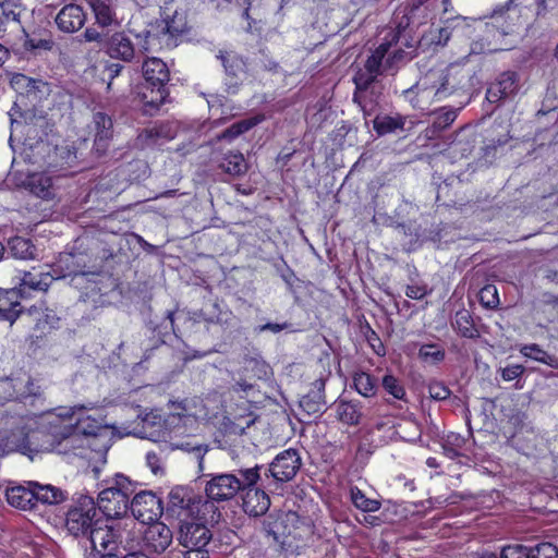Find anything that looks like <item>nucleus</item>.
Here are the masks:
<instances>
[{
  "instance_id": "obj_1",
  "label": "nucleus",
  "mask_w": 558,
  "mask_h": 558,
  "mask_svg": "<svg viewBox=\"0 0 558 558\" xmlns=\"http://www.w3.org/2000/svg\"><path fill=\"white\" fill-rule=\"evenodd\" d=\"M0 428L4 433L10 432L7 439L23 453L54 451L64 456L83 457L88 448L94 449V444L72 425V415H56L26 430L23 416L1 412Z\"/></svg>"
},
{
  "instance_id": "obj_2",
  "label": "nucleus",
  "mask_w": 558,
  "mask_h": 558,
  "mask_svg": "<svg viewBox=\"0 0 558 558\" xmlns=\"http://www.w3.org/2000/svg\"><path fill=\"white\" fill-rule=\"evenodd\" d=\"M474 71L461 63L436 66L426 71L402 96L414 109L427 110L452 95L469 94L474 87Z\"/></svg>"
},
{
  "instance_id": "obj_3",
  "label": "nucleus",
  "mask_w": 558,
  "mask_h": 558,
  "mask_svg": "<svg viewBox=\"0 0 558 558\" xmlns=\"http://www.w3.org/2000/svg\"><path fill=\"white\" fill-rule=\"evenodd\" d=\"M144 90L140 94L146 112L158 110L166 102L169 92L167 84L170 81V71L160 58H147L142 63Z\"/></svg>"
},
{
  "instance_id": "obj_4",
  "label": "nucleus",
  "mask_w": 558,
  "mask_h": 558,
  "mask_svg": "<svg viewBox=\"0 0 558 558\" xmlns=\"http://www.w3.org/2000/svg\"><path fill=\"white\" fill-rule=\"evenodd\" d=\"M259 465L248 469H240L236 473H221L211 475L205 486V494L213 501H228L234 498L238 493L258 482Z\"/></svg>"
},
{
  "instance_id": "obj_5",
  "label": "nucleus",
  "mask_w": 558,
  "mask_h": 558,
  "mask_svg": "<svg viewBox=\"0 0 558 558\" xmlns=\"http://www.w3.org/2000/svg\"><path fill=\"white\" fill-rule=\"evenodd\" d=\"M136 488V483L122 474H117L109 482V486L99 492L97 510L107 518L123 517L130 509V498L135 494Z\"/></svg>"
},
{
  "instance_id": "obj_6",
  "label": "nucleus",
  "mask_w": 558,
  "mask_h": 558,
  "mask_svg": "<svg viewBox=\"0 0 558 558\" xmlns=\"http://www.w3.org/2000/svg\"><path fill=\"white\" fill-rule=\"evenodd\" d=\"M189 31L186 10L177 9L171 15H166L162 20L157 21L150 29L145 32L146 41L142 48L144 51H148V45L157 39L161 46L172 49L179 45L181 38Z\"/></svg>"
},
{
  "instance_id": "obj_7",
  "label": "nucleus",
  "mask_w": 558,
  "mask_h": 558,
  "mask_svg": "<svg viewBox=\"0 0 558 558\" xmlns=\"http://www.w3.org/2000/svg\"><path fill=\"white\" fill-rule=\"evenodd\" d=\"M85 43H96L111 59L131 63L136 57L135 45L124 31L112 34L98 31L94 26L86 27L82 34Z\"/></svg>"
},
{
  "instance_id": "obj_8",
  "label": "nucleus",
  "mask_w": 558,
  "mask_h": 558,
  "mask_svg": "<svg viewBox=\"0 0 558 558\" xmlns=\"http://www.w3.org/2000/svg\"><path fill=\"white\" fill-rule=\"evenodd\" d=\"M100 520L94 498L81 495L66 512L65 529L75 538H87Z\"/></svg>"
},
{
  "instance_id": "obj_9",
  "label": "nucleus",
  "mask_w": 558,
  "mask_h": 558,
  "mask_svg": "<svg viewBox=\"0 0 558 558\" xmlns=\"http://www.w3.org/2000/svg\"><path fill=\"white\" fill-rule=\"evenodd\" d=\"M10 117L12 126L20 129L31 142H41L51 131L52 125L44 111L35 108L22 109L17 101L14 102Z\"/></svg>"
},
{
  "instance_id": "obj_10",
  "label": "nucleus",
  "mask_w": 558,
  "mask_h": 558,
  "mask_svg": "<svg viewBox=\"0 0 558 558\" xmlns=\"http://www.w3.org/2000/svg\"><path fill=\"white\" fill-rule=\"evenodd\" d=\"M263 529L268 535L274 536L276 541H278L280 536L302 538L303 533H311L308 520L291 510L276 518L269 514L263 520Z\"/></svg>"
},
{
  "instance_id": "obj_11",
  "label": "nucleus",
  "mask_w": 558,
  "mask_h": 558,
  "mask_svg": "<svg viewBox=\"0 0 558 558\" xmlns=\"http://www.w3.org/2000/svg\"><path fill=\"white\" fill-rule=\"evenodd\" d=\"M399 39V34L396 33L390 39L383 41L372 53L367 57L362 68H359L352 81L363 83H376L377 78L385 72L390 70L386 66V56L392 47L393 41Z\"/></svg>"
},
{
  "instance_id": "obj_12",
  "label": "nucleus",
  "mask_w": 558,
  "mask_h": 558,
  "mask_svg": "<svg viewBox=\"0 0 558 558\" xmlns=\"http://www.w3.org/2000/svg\"><path fill=\"white\" fill-rule=\"evenodd\" d=\"M124 534L125 530L119 525H108L100 520L88 535L87 539L90 543L92 549L98 554L120 551L121 549L125 550V547L123 546Z\"/></svg>"
},
{
  "instance_id": "obj_13",
  "label": "nucleus",
  "mask_w": 558,
  "mask_h": 558,
  "mask_svg": "<svg viewBox=\"0 0 558 558\" xmlns=\"http://www.w3.org/2000/svg\"><path fill=\"white\" fill-rule=\"evenodd\" d=\"M130 510L135 519L142 523L149 524L158 521L162 514L163 507L161 499L150 490H141L132 495Z\"/></svg>"
},
{
  "instance_id": "obj_14",
  "label": "nucleus",
  "mask_w": 558,
  "mask_h": 558,
  "mask_svg": "<svg viewBox=\"0 0 558 558\" xmlns=\"http://www.w3.org/2000/svg\"><path fill=\"white\" fill-rule=\"evenodd\" d=\"M177 539L184 549L208 548L213 533L205 523L181 519Z\"/></svg>"
},
{
  "instance_id": "obj_15",
  "label": "nucleus",
  "mask_w": 558,
  "mask_h": 558,
  "mask_svg": "<svg viewBox=\"0 0 558 558\" xmlns=\"http://www.w3.org/2000/svg\"><path fill=\"white\" fill-rule=\"evenodd\" d=\"M302 465L299 451L293 448L278 453L269 464V473L277 482H289L295 477Z\"/></svg>"
},
{
  "instance_id": "obj_16",
  "label": "nucleus",
  "mask_w": 558,
  "mask_h": 558,
  "mask_svg": "<svg viewBox=\"0 0 558 558\" xmlns=\"http://www.w3.org/2000/svg\"><path fill=\"white\" fill-rule=\"evenodd\" d=\"M329 377V372L322 374L311 384L310 390L300 399L299 407L307 417L317 416L325 411L327 404L325 387Z\"/></svg>"
},
{
  "instance_id": "obj_17",
  "label": "nucleus",
  "mask_w": 558,
  "mask_h": 558,
  "mask_svg": "<svg viewBox=\"0 0 558 558\" xmlns=\"http://www.w3.org/2000/svg\"><path fill=\"white\" fill-rule=\"evenodd\" d=\"M10 84L11 87L19 94L16 101L21 107L27 106V104L24 102L25 98H27L34 106L35 102L39 101L44 97L47 90V83L41 80L28 77L22 73H15L11 77Z\"/></svg>"
},
{
  "instance_id": "obj_18",
  "label": "nucleus",
  "mask_w": 558,
  "mask_h": 558,
  "mask_svg": "<svg viewBox=\"0 0 558 558\" xmlns=\"http://www.w3.org/2000/svg\"><path fill=\"white\" fill-rule=\"evenodd\" d=\"M1 387L8 398L20 401L41 396L40 387L27 374L5 378L1 381Z\"/></svg>"
},
{
  "instance_id": "obj_19",
  "label": "nucleus",
  "mask_w": 558,
  "mask_h": 558,
  "mask_svg": "<svg viewBox=\"0 0 558 558\" xmlns=\"http://www.w3.org/2000/svg\"><path fill=\"white\" fill-rule=\"evenodd\" d=\"M23 318H27L28 322H34V333L29 336L32 343H37L38 340H41L46 335H48L52 329L57 328L59 323V317L51 310L37 306H32L28 308Z\"/></svg>"
},
{
  "instance_id": "obj_20",
  "label": "nucleus",
  "mask_w": 558,
  "mask_h": 558,
  "mask_svg": "<svg viewBox=\"0 0 558 558\" xmlns=\"http://www.w3.org/2000/svg\"><path fill=\"white\" fill-rule=\"evenodd\" d=\"M172 531L160 521L149 523L143 536L146 550L155 554H162L172 544Z\"/></svg>"
},
{
  "instance_id": "obj_21",
  "label": "nucleus",
  "mask_w": 558,
  "mask_h": 558,
  "mask_svg": "<svg viewBox=\"0 0 558 558\" xmlns=\"http://www.w3.org/2000/svg\"><path fill=\"white\" fill-rule=\"evenodd\" d=\"M86 20V12L76 3L63 5L54 16L57 28L64 34L78 32L85 25Z\"/></svg>"
},
{
  "instance_id": "obj_22",
  "label": "nucleus",
  "mask_w": 558,
  "mask_h": 558,
  "mask_svg": "<svg viewBox=\"0 0 558 558\" xmlns=\"http://www.w3.org/2000/svg\"><path fill=\"white\" fill-rule=\"evenodd\" d=\"M519 90V75L514 71L500 73L486 92L489 102H498L502 99L513 97Z\"/></svg>"
},
{
  "instance_id": "obj_23",
  "label": "nucleus",
  "mask_w": 558,
  "mask_h": 558,
  "mask_svg": "<svg viewBox=\"0 0 558 558\" xmlns=\"http://www.w3.org/2000/svg\"><path fill=\"white\" fill-rule=\"evenodd\" d=\"M195 509L192 492L183 486L173 487L168 495L167 511L181 519L190 517Z\"/></svg>"
},
{
  "instance_id": "obj_24",
  "label": "nucleus",
  "mask_w": 558,
  "mask_h": 558,
  "mask_svg": "<svg viewBox=\"0 0 558 558\" xmlns=\"http://www.w3.org/2000/svg\"><path fill=\"white\" fill-rule=\"evenodd\" d=\"M353 83L355 85L353 101L360 107L364 117L375 114L378 109V100L380 97V90L376 83Z\"/></svg>"
},
{
  "instance_id": "obj_25",
  "label": "nucleus",
  "mask_w": 558,
  "mask_h": 558,
  "mask_svg": "<svg viewBox=\"0 0 558 558\" xmlns=\"http://www.w3.org/2000/svg\"><path fill=\"white\" fill-rule=\"evenodd\" d=\"M243 493L242 508L251 517L264 515L270 507L269 496L262 489L254 486L241 489Z\"/></svg>"
},
{
  "instance_id": "obj_26",
  "label": "nucleus",
  "mask_w": 558,
  "mask_h": 558,
  "mask_svg": "<svg viewBox=\"0 0 558 558\" xmlns=\"http://www.w3.org/2000/svg\"><path fill=\"white\" fill-rule=\"evenodd\" d=\"M336 418L347 426H356L363 418V405L357 400L338 399L333 404Z\"/></svg>"
},
{
  "instance_id": "obj_27",
  "label": "nucleus",
  "mask_w": 558,
  "mask_h": 558,
  "mask_svg": "<svg viewBox=\"0 0 558 558\" xmlns=\"http://www.w3.org/2000/svg\"><path fill=\"white\" fill-rule=\"evenodd\" d=\"M506 558H558V548L550 543H542L533 548L507 546Z\"/></svg>"
},
{
  "instance_id": "obj_28",
  "label": "nucleus",
  "mask_w": 558,
  "mask_h": 558,
  "mask_svg": "<svg viewBox=\"0 0 558 558\" xmlns=\"http://www.w3.org/2000/svg\"><path fill=\"white\" fill-rule=\"evenodd\" d=\"M89 5L94 14L95 24L100 28L120 26L116 9L110 0H90Z\"/></svg>"
},
{
  "instance_id": "obj_29",
  "label": "nucleus",
  "mask_w": 558,
  "mask_h": 558,
  "mask_svg": "<svg viewBox=\"0 0 558 558\" xmlns=\"http://www.w3.org/2000/svg\"><path fill=\"white\" fill-rule=\"evenodd\" d=\"M5 497L9 505L14 508L21 510H32L35 508L33 482L7 488Z\"/></svg>"
},
{
  "instance_id": "obj_30",
  "label": "nucleus",
  "mask_w": 558,
  "mask_h": 558,
  "mask_svg": "<svg viewBox=\"0 0 558 558\" xmlns=\"http://www.w3.org/2000/svg\"><path fill=\"white\" fill-rule=\"evenodd\" d=\"M72 425L75 426L77 432L85 436L92 444L95 439L101 436H107L108 434L107 426L102 423V420L89 414H82L77 416L75 422H72Z\"/></svg>"
},
{
  "instance_id": "obj_31",
  "label": "nucleus",
  "mask_w": 558,
  "mask_h": 558,
  "mask_svg": "<svg viewBox=\"0 0 558 558\" xmlns=\"http://www.w3.org/2000/svg\"><path fill=\"white\" fill-rule=\"evenodd\" d=\"M218 168L231 177H241L248 170L247 162L240 151H228L218 160Z\"/></svg>"
},
{
  "instance_id": "obj_32",
  "label": "nucleus",
  "mask_w": 558,
  "mask_h": 558,
  "mask_svg": "<svg viewBox=\"0 0 558 558\" xmlns=\"http://www.w3.org/2000/svg\"><path fill=\"white\" fill-rule=\"evenodd\" d=\"M57 266L62 277L85 275V256L83 254L61 253Z\"/></svg>"
},
{
  "instance_id": "obj_33",
  "label": "nucleus",
  "mask_w": 558,
  "mask_h": 558,
  "mask_svg": "<svg viewBox=\"0 0 558 558\" xmlns=\"http://www.w3.org/2000/svg\"><path fill=\"white\" fill-rule=\"evenodd\" d=\"M24 314L23 306L17 301V294L14 291L7 292L5 296L0 298V319L8 320L12 325Z\"/></svg>"
},
{
  "instance_id": "obj_34",
  "label": "nucleus",
  "mask_w": 558,
  "mask_h": 558,
  "mask_svg": "<svg viewBox=\"0 0 558 558\" xmlns=\"http://www.w3.org/2000/svg\"><path fill=\"white\" fill-rule=\"evenodd\" d=\"M34 501L35 506L40 504L57 505L65 499L64 493L52 485H41L37 482H33Z\"/></svg>"
},
{
  "instance_id": "obj_35",
  "label": "nucleus",
  "mask_w": 558,
  "mask_h": 558,
  "mask_svg": "<svg viewBox=\"0 0 558 558\" xmlns=\"http://www.w3.org/2000/svg\"><path fill=\"white\" fill-rule=\"evenodd\" d=\"M434 0H408L404 16L408 24H422L426 20L428 12L434 8Z\"/></svg>"
},
{
  "instance_id": "obj_36",
  "label": "nucleus",
  "mask_w": 558,
  "mask_h": 558,
  "mask_svg": "<svg viewBox=\"0 0 558 558\" xmlns=\"http://www.w3.org/2000/svg\"><path fill=\"white\" fill-rule=\"evenodd\" d=\"M95 124V145L98 148H105L107 142L112 136V120L111 118L104 112L94 113L93 118Z\"/></svg>"
},
{
  "instance_id": "obj_37",
  "label": "nucleus",
  "mask_w": 558,
  "mask_h": 558,
  "mask_svg": "<svg viewBox=\"0 0 558 558\" xmlns=\"http://www.w3.org/2000/svg\"><path fill=\"white\" fill-rule=\"evenodd\" d=\"M453 329L463 338L474 339L480 336V332L474 324V320L466 310L458 311L454 319L451 323Z\"/></svg>"
},
{
  "instance_id": "obj_38",
  "label": "nucleus",
  "mask_w": 558,
  "mask_h": 558,
  "mask_svg": "<svg viewBox=\"0 0 558 558\" xmlns=\"http://www.w3.org/2000/svg\"><path fill=\"white\" fill-rule=\"evenodd\" d=\"M262 121V118L259 117H253L248 119H244L241 121H238L223 130L220 134L217 135L218 141H228L232 142L240 135L248 132L251 129H253L255 125H257Z\"/></svg>"
},
{
  "instance_id": "obj_39",
  "label": "nucleus",
  "mask_w": 558,
  "mask_h": 558,
  "mask_svg": "<svg viewBox=\"0 0 558 558\" xmlns=\"http://www.w3.org/2000/svg\"><path fill=\"white\" fill-rule=\"evenodd\" d=\"M10 254L19 259H34L36 256V247L31 240L23 236H14L9 243Z\"/></svg>"
},
{
  "instance_id": "obj_40",
  "label": "nucleus",
  "mask_w": 558,
  "mask_h": 558,
  "mask_svg": "<svg viewBox=\"0 0 558 558\" xmlns=\"http://www.w3.org/2000/svg\"><path fill=\"white\" fill-rule=\"evenodd\" d=\"M520 353L531 360L546 364L555 369H558V357L549 354L543 350L538 344L531 343L524 344L520 349Z\"/></svg>"
},
{
  "instance_id": "obj_41",
  "label": "nucleus",
  "mask_w": 558,
  "mask_h": 558,
  "mask_svg": "<svg viewBox=\"0 0 558 558\" xmlns=\"http://www.w3.org/2000/svg\"><path fill=\"white\" fill-rule=\"evenodd\" d=\"M353 387L364 398L374 397L378 389L377 379L366 372H357L353 376Z\"/></svg>"
},
{
  "instance_id": "obj_42",
  "label": "nucleus",
  "mask_w": 558,
  "mask_h": 558,
  "mask_svg": "<svg viewBox=\"0 0 558 558\" xmlns=\"http://www.w3.org/2000/svg\"><path fill=\"white\" fill-rule=\"evenodd\" d=\"M21 280L24 288L35 291H47L54 278L49 272L25 271Z\"/></svg>"
},
{
  "instance_id": "obj_43",
  "label": "nucleus",
  "mask_w": 558,
  "mask_h": 558,
  "mask_svg": "<svg viewBox=\"0 0 558 558\" xmlns=\"http://www.w3.org/2000/svg\"><path fill=\"white\" fill-rule=\"evenodd\" d=\"M465 438L457 433H449L441 442L444 454L449 459H457L463 456Z\"/></svg>"
},
{
  "instance_id": "obj_44",
  "label": "nucleus",
  "mask_w": 558,
  "mask_h": 558,
  "mask_svg": "<svg viewBox=\"0 0 558 558\" xmlns=\"http://www.w3.org/2000/svg\"><path fill=\"white\" fill-rule=\"evenodd\" d=\"M373 125L379 135H385L395 132L396 130L403 129L404 119L401 116H376L373 121Z\"/></svg>"
},
{
  "instance_id": "obj_45",
  "label": "nucleus",
  "mask_w": 558,
  "mask_h": 558,
  "mask_svg": "<svg viewBox=\"0 0 558 558\" xmlns=\"http://www.w3.org/2000/svg\"><path fill=\"white\" fill-rule=\"evenodd\" d=\"M350 497L352 504L364 512H375L380 509V502L376 499H371L356 486L351 487Z\"/></svg>"
},
{
  "instance_id": "obj_46",
  "label": "nucleus",
  "mask_w": 558,
  "mask_h": 558,
  "mask_svg": "<svg viewBox=\"0 0 558 558\" xmlns=\"http://www.w3.org/2000/svg\"><path fill=\"white\" fill-rule=\"evenodd\" d=\"M171 450H182L187 453H192L198 462V466L202 469L204 463V457L208 451V446L205 444H196L191 440L172 442L170 444Z\"/></svg>"
},
{
  "instance_id": "obj_47",
  "label": "nucleus",
  "mask_w": 558,
  "mask_h": 558,
  "mask_svg": "<svg viewBox=\"0 0 558 558\" xmlns=\"http://www.w3.org/2000/svg\"><path fill=\"white\" fill-rule=\"evenodd\" d=\"M218 58L221 60L227 74L231 76H238L241 72L244 71L245 63L235 52H220Z\"/></svg>"
},
{
  "instance_id": "obj_48",
  "label": "nucleus",
  "mask_w": 558,
  "mask_h": 558,
  "mask_svg": "<svg viewBox=\"0 0 558 558\" xmlns=\"http://www.w3.org/2000/svg\"><path fill=\"white\" fill-rule=\"evenodd\" d=\"M409 25L410 24H408V21L405 22V24H403V22H400L396 28L389 31L387 36L384 38V41L386 39H390L392 37V35L398 33L399 39L393 41L392 46H401V48H403V49L409 48V49H411V51L414 52L417 41L409 36V34H408Z\"/></svg>"
},
{
  "instance_id": "obj_49",
  "label": "nucleus",
  "mask_w": 558,
  "mask_h": 558,
  "mask_svg": "<svg viewBox=\"0 0 558 558\" xmlns=\"http://www.w3.org/2000/svg\"><path fill=\"white\" fill-rule=\"evenodd\" d=\"M29 185L32 193L40 198L48 199L53 195L51 180L48 177H33Z\"/></svg>"
},
{
  "instance_id": "obj_50",
  "label": "nucleus",
  "mask_w": 558,
  "mask_h": 558,
  "mask_svg": "<svg viewBox=\"0 0 558 558\" xmlns=\"http://www.w3.org/2000/svg\"><path fill=\"white\" fill-rule=\"evenodd\" d=\"M480 303L486 308H495L499 304L497 288L494 284L484 286L478 292Z\"/></svg>"
},
{
  "instance_id": "obj_51",
  "label": "nucleus",
  "mask_w": 558,
  "mask_h": 558,
  "mask_svg": "<svg viewBox=\"0 0 558 558\" xmlns=\"http://www.w3.org/2000/svg\"><path fill=\"white\" fill-rule=\"evenodd\" d=\"M383 388L389 395L398 400H403L405 397V389L398 378L392 375H385L381 381Z\"/></svg>"
},
{
  "instance_id": "obj_52",
  "label": "nucleus",
  "mask_w": 558,
  "mask_h": 558,
  "mask_svg": "<svg viewBox=\"0 0 558 558\" xmlns=\"http://www.w3.org/2000/svg\"><path fill=\"white\" fill-rule=\"evenodd\" d=\"M245 372H251L258 379L266 378L268 376L269 366L266 362L257 360L255 357H247L244 362Z\"/></svg>"
},
{
  "instance_id": "obj_53",
  "label": "nucleus",
  "mask_w": 558,
  "mask_h": 558,
  "mask_svg": "<svg viewBox=\"0 0 558 558\" xmlns=\"http://www.w3.org/2000/svg\"><path fill=\"white\" fill-rule=\"evenodd\" d=\"M418 356L424 361L441 362L445 359V351L437 344H423L418 350Z\"/></svg>"
},
{
  "instance_id": "obj_54",
  "label": "nucleus",
  "mask_w": 558,
  "mask_h": 558,
  "mask_svg": "<svg viewBox=\"0 0 558 558\" xmlns=\"http://www.w3.org/2000/svg\"><path fill=\"white\" fill-rule=\"evenodd\" d=\"M457 119V111L454 109H447L439 112L432 124L434 131H442L450 126Z\"/></svg>"
},
{
  "instance_id": "obj_55",
  "label": "nucleus",
  "mask_w": 558,
  "mask_h": 558,
  "mask_svg": "<svg viewBox=\"0 0 558 558\" xmlns=\"http://www.w3.org/2000/svg\"><path fill=\"white\" fill-rule=\"evenodd\" d=\"M413 51H405L401 46H398L391 54L386 56V66L390 70L397 66L399 63L411 60L413 58Z\"/></svg>"
},
{
  "instance_id": "obj_56",
  "label": "nucleus",
  "mask_w": 558,
  "mask_h": 558,
  "mask_svg": "<svg viewBox=\"0 0 558 558\" xmlns=\"http://www.w3.org/2000/svg\"><path fill=\"white\" fill-rule=\"evenodd\" d=\"M429 397L437 401L446 400L450 397V389L441 381H432L428 385Z\"/></svg>"
},
{
  "instance_id": "obj_57",
  "label": "nucleus",
  "mask_w": 558,
  "mask_h": 558,
  "mask_svg": "<svg viewBox=\"0 0 558 558\" xmlns=\"http://www.w3.org/2000/svg\"><path fill=\"white\" fill-rule=\"evenodd\" d=\"M500 376L505 381L519 379L525 372V367L521 364L508 365L499 369Z\"/></svg>"
},
{
  "instance_id": "obj_58",
  "label": "nucleus",
  "mask_w": 558,
  "mask_h": 558,
  "mask_svg": "<svg viewBox=\"0 0 558 558\" xmlns=\"http://www.w3.org/2000/svg\"><path fill=\"white\" fill-rule=\"evenodd\" d=\"M231 10L239 11L243 19L250 20L251 0H225Z\"/></svg>"
},
{
  "instance_id": "obj_59",
  "label": "nucleus",
  "mask_w": 558,
  "mask_h": 558,
  "mask_svg": "<svg viewBox=\"0 0 558 558\" xmlns=\"http://www.w3.org/2000/svg\"><path fill=\"white\" fill-rule=\"evenodd\" d=\"M146 463L154 474L162 472V457L160 452L148 451L146 453Z\"/></svg>"
},
{
  "instance_id": "obj_60",
  "label": "nucleus",
  "mask_w": 558,
  "mask_h": 558,
  "mask_svg": "<svg viewBox=\"0 0 558 558\" xmlns=\"http://www.w3.org/2000/svg\"><path fill=\"white\" fill-rule=\"evenodd\" d=\"M366 339H367L369 345L372 347L373 351L377 355L384 356L386 354L385 347L374 330H372V329L369 330V332L366 335Z\"/></svg>"
},
{
  "instance_id": "obj_61",
  "label": "nucleus",
  "mask_w": 558,
  "mask_h": 558,
  "mask_svg": "<svg viewBox=\"0 0 558 558\" xmlns=\"http://www.w3.org/2000/svg\"><path fill=\"white\" fill-rule=\"evenodd\" d=\"M255 386L252 383H248L246 379H238L231 386V391L238 393L240 396H247L252 390H254Z\"/></svg>"
},
{
  "instance_id": "obj_62",
  "label": "nucleus",
  "mask_w": 558,
  "mask_h": 558,
  "mask_svg": "<svg viewBox=\"0 0 558 558\" xmlns=\"http://www.w3.org/2000/svg\"><path fill=\"white\" fill-rule=\"evenodd\" d=\"M291 327V324L288 323V322H284V323H266L264 325H260L258 326L257 330L259 332H263V331H270L272 333H279L281 332L282 330H286L288 328Z\"/></svg>"
},
{
  "instance_id": "obj_63",
  "label": "nucleus",
  "mask_w": 558,
  "mask_h": 558,
  "mask_svg": "<svg viewBox=\"0 0 558 558\" xmlns=\"http://www.w3.org/2000/svg\"><path fill=\"white\" fill-rule=\"evenodd\" d=\"M427 294V289L425 286H408L405 290V295L412 300H421Z\"/></svg>"
},
{
  "instance_id": "obj_64",
  "label": "nucleus",
  "mask_w": 558,
  "mask_h": 558,
  "mask_svg": "<svg viewBox=\"0 0 558 558\" xmlns=\"http://www.w3.org/2000/svg\"><path fill=\"white\" fill-rule=\"evenodd\" d=\"M183 558H209V549L208 548H193V549H184L182 551Z\"/></svg>"
}]
</instances>
